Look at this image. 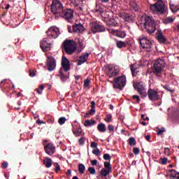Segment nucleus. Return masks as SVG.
<instances>
[{
  "label": "nucleus",
  "instance_id": "e433bc0d",
  "mask_svg": "<svg viewBox=\"0 0 179 179\" xmlns=\"http://www.w3.org/2000/svg\"><path fill=\"white\" fill-rule=\"evenodd\" d=\"M95 12L99 13V15H101L103 12H104V10H103V8H101L100 6H96L95 8Z\"/></svg>",
  "mask_w": 179,
  "mask_h": 179
},
{
  "label": "nucleus",
  "instance_id": "2f4dec72",
  "mask_svg": "<svg viewBox=\"0 0 179 179\" xmlns=\"http://www.w3.org/2000/svg\"><path fill=\"white\" fill-rule=\"evenodd\" d=\"M96 102L94 101H91V110H90V114H94L96 113Z\"/></svg>",
  "mask_w": 179,
  "mask_h": 179
},
{
  "label": "nucleus",
  "instance_id": "79ce46f5",
  "mask_svg": "<svg viewBox=\"0 0 179 179\" xmlns=\"http://www.w3.org/2000/svg\"><path fill=\"white\" fill-rule=\"evenodd\" d=\"M164 89H166V90H168L170 93H174V90H172L170 85H164Z\"/></svg>",
  "mask_w": 179,
  "mask_h": 179
},
{
  "label": "nucleus",
  "instance_id": "49530a36",
  "mask_svg": "<svg viewBox=\"0 0 179 179\" xmlns=\"http://www.w3.org/2000/svg\"><path fill=\"white\" fill-rule=\"evenodd\" d=\"M164 155H166V156H170V148H165L164 150Z\"/></svg>",
  "mask_w": 179,
  "mask_h": 179
},
{
  "label": "nucleus",
  "instance_id": "3c124183",
  "mask_svg": "<svg viewBox=\"0 0 179 179\" xmlns=\"http://www.w3.org/2000/svg\"><path fill=\"white\" fill-rule=\"evenodd\" d=\"M90 85V80L87 79L84 81V87H87Z\"/></svg>",
  "mask_w": 179,
  "mask_h": 179
},
{
  "label": "nucleus",
  "instance_id": "c85d7f7f",
  "mask_svg": "<svg viewBox=\"0 0 179 179\" xmlns=\"http://www.w3.org/2000/svg\"><path fill=\"white\" fill-rule=\"evenodd\" d=\"M157 38L159 43H166V38H164V36H163L162 31H158Z\"/></svg>",
  "mask_w": 179,
  "mask_h": 179
},
{
  "label": "nucleus",
  "instance_id": "09e8293b",
  "mask_svg": "<svg viewBox=\"0 0 179 179\" xmlns=\"http://www.w3.org/2000/svg\"><path fill=\"white\" fill-rule=\"evenodd\" d=\"M55 171L56 173H58V171L61 170V166H59V164H58V163L55 164Z\"/></svg>",
  "mask_w": 179,
  "mask_h": 179
},
{
  "label": "nucleus",
  "instance_id": "cd10ccee",
  "mask_svg": "<svg viewBox=\"0 0 179 179\" xmlns=\"http://www.w3.org/2000/svg\"><path fill=\"white\" fill-rule=\"evenodd\" d=\"M97 123V122H96V120H87L85 121L84 122V125L86 127H92L94 124H96Z\"/></svg>",
  "mask_w": 179,
  "mask_h": 179
},
{
  "label": "nucleus",
  "instance_id": "a878e982",
  "mask_svg": "<svg viewBox=\"0 0 179 179\" xmlns=\"http://www.w3.org/2000/svg\"><path fill=\"white\" fill-rule=\"evenodd\" d=\"M43 164L47 169H50V167L52 166V159H51L50 157H45L43 159Z\"/></svg>",
  "mask_w": 179,
  "mask_h": 179
},
{
  "label": "nucleus",
  "instance_id": "8fccbe9b",
  "mask_svg": "<svg viewBox=\"0 0 179 179\" xmlns=\"http://www.w3.org/2000/svg\"><path fill=\"white\" fill-rule=\"evenodd\" d=\"M171 10L172 12H178L179 7L178 6H171Z\"/></svg>",
  "mask_w": 179,
  "mask_h": 179
},
{
  "label": "nucleus",
  "instance_id": "7c9ffc66",
  "mask_svg": "<svg viewBox=\"0 0 179 179\" xmlns=\"http://www.w3.org/2000/svg\"><path fill=\"white\" fill-rule=\"evenodd\" d=\"M97 129L99 132H106V124L99 123L97 126Z\"/></svg>",
  "mask_w": 179,
  "mask_h": 179
},
{
  "label": "nucleus",
  "instance_id": "58836bf2",
  "mask_svg": "<svg viewBox=\"0 0 179 179\" xmlns=\"http://www.w3.org/2000/svg\"><path fill=\"white\" fill-rule=\"evenodd\" d=\"M159 160H160L159 162L160 164H162L163 166H166V164H167V158L161 157Z\"/></svg>",
  "mask_w": 179,
  "mask_h": 179
},
{
  "label": "nucleus",
  "instance_id": "9d476101",
  "mask_svg": "<svg viewBox=\"0 0 179 179\" xmlns=\"http://www.w3.org/2000/svg\"><path fill=\"white\" fill-rule=\"evenodd\" d=\"M91 30L94 34L95 33H103V31H106V27L98 22H93L91 23Z\"/></svg>",
  "mask_w": 179,
  "mask_h": 179
},
{
  "label": "nucleus",
  "instance_id": "e2e57ef3",
  "mask_svg": "<svg viewBox=\"0 0 179 179\" xmlns=\"http://www.w3.org/2000/svg\"><path fill=\"white\" fill-rule=\"evenodd\" d=\"M164 132V129H159L157 131V135H162Z\"/></svg>",
  "mask_w": 179,
  "mask_h": 179
},
{
  "label": "nucleus",
  "instance_id": "5fc2aeb1",
  "mask_svg": "<svg viewBox=\"0 0 179 179\" xmlns=\"http://www.w3.org/2000/svg\"><path fill=\"white\" fill-rule=\"evenodd\" d=\"M108 129L109 132H114V126H113L112 124H109L108 126Z\"/></svg>",
  "mask_w": 179,
  "mask_h": 179
},
{
  "label": "nucleus",
  "instance_id": "412c9836",
  "mask_svg": "<svg viewBox=\"0 0 179 179\" xmlns=\"http://www.w3.org/2000/svg\"><path fill=\"white\" fill-rule=\"evenodd\" d=\"M168 177L170 179H179V173L174 169H171L168 171Z\"/></svg>",
  "mask_w": 179,
  "mask_h": 179
},
{
  "label": "nucleus",
  "instance_id": "bb28decb",
  "mask_svg": "<svg viewBox=\"0 0 179 179\" xmlns=\"http://www.w3.org/2000/svg\"><path fill=\"white\" fill-rule=\"evenodd\" d=\"M127 45H128V43L122 41H117L116 42V47L120 49L125 48L127 47Z\"/></svg>",
  "mask_w": 179,
  "mask_h": 179
},
{
  "label": "nucleus",
  "instance_id": "c03bdc74",
  "mask_svg": "<svg viewBox=\"0 0 179 179\" xmlns=\"http://www.w3.org/2000/svg\"><path fill=\"white\" fill-rule=\"evenodd\" d=\"M131 6L134 10H135L136 12H138V10H139V7L138 6V4L133 3Z\"/></svg>",
  "mask_w": 179,
  "mask_h": 179
},
{
  "label": "nucleus",
  "instance_id": "864d4df0",
  "mask_svg": "<svg viewBox=\"0 0 179 179\" xmlns=\"http://www.w3.org/2000/svg\"><path fill=\"white\" fill-rule=\"evenodd\" d=\"M133 99H134V100H136V101H137L138 103H140V102H141V98H139V96H138V95H134V96H133Z\"/></svg>",
  "mask_w": 179,
  "mask_h": 179
},
{
  "label": "nucleus",
  "instance_id": "774afa93",
  "mask_svg": "<svg viewBox=\"0 0 179 179\" xmlns=\"http://www.w3.org/2000/svg\"><path fill=\"white\" fill-rule=\"evenodd\" d=\"M71 170L68 169L67 172H66V176H71Z\"/></svg>",
  "mask_w": 179,
  "mask_h": 179
},
{
  "label": "nucleus",
  "instance_id": "2eb2a0df",
  "mask_svg": "<svg viewBox=\"0 0 179 179\" xmlns=\"http://www.w3.org/2000/svg\"><path fill=\"white\" fill-rule=\"evenodd\" d=\"M148 99L151 100V101H157L159 99H160V96L157 93V91L152 89H149L148 92Z\"/></svg>",
  "mask_w": 179,
  "mask_h": 179
},
{
  "label": "nucleus",
  "instance_id": "37998d69",
  "mask_svg": "<svg viewBox=\"0 0 179 179\" xmlns=\"http://www.w3.org/2000/svg\"><path fill=\"white\" fill-rule=\"evenodd\" d=\"M92 153L96 156H100V150L99 148L94 149L92 150Z\"/></svg>",
  "mask_w": 179,
  "mask_h": 179
},
{
  "label": "nucleus",
  "instance_id": "9b49d317",
  "mask_svg": "<svg viewBox=\"0 0 179 179\" xmlns=\"http://www.w3.org/2000/svg\"><path fill=\"white\" fill-rule=\"evenodd\" d=\"M134 87L135 90H137V92H138L142 99H145V97L148 96V94L146 93V90H145V87L141 83H137L136 84H134Z\"/></svg>",
  "mask_w": 179,
  "mask_h": 179
},
{
  "label": "nucleus",
  "instance_id": "a211bd4d",
  "mask_svg": "<svg viewBox=\"0 0 179 179\" xmlns=\"http://www.w3.org/2000/svg\"><path fill=\"white\" fill-rule=\"evenodd\" d=\"M113 36L118 37L119 38H125L127 37V31L123 29L113 30Z\"/></svg>",
  "mask_w": 179,
  "mask_h": 179
},
{
  "label": "nucleus",
  "instance_id": "f3484780",
  "mask_svg": "<svg viewBox=\"0 0 179 179\" xmlns=\"http://www.w3.org/2000/svg\"><path fill=\"white\" fill-rule=\"evenodd\" d=\"M62 67L64 72H68V71H71V64L69 63V60L66 57L63 56L62 57Z\"/></svg>",
  "mask_w": 179,
  "mask_h": 179
},
{
  "label": "nucleus",
  "instance_id": "4c0bfd02",
  "mask_svg": "<svg viewBox=\"0 0 179 179\" xmlns=\"http://www.w3.org/2000/svg\"><path fill=\"white\" fill-rule=\"evenodd\" d=\"M66 121V118H65V117H62L58 120V122L59 124V125H64V124H65Z\"/></svg>",
  "mask_w": 179,
  "mask_h": 179
},
{
  "label": "nucleus",
  "instance_id": "f704fd0d",
  "mask_svg": "<svg viewBox=\"0 0 179 179\" xmlns=\"http://www.w3.org/2000/svg\"><path fill=\"white\" fill-rule=\"evenodd\" d=\"M174 22V19L171 17H168L165 19H164L163 22L164 24H169V23H173Z\"/></svg>",
  "mask_w": 179,
  "mask_h": 179
},
{
  "label": "nucleus",
  "instance_id": "a19ab883",
  "mask_svg": "<svg viewBox=\"0 0 179 179\" xmlns=\"http://www.w3.org/2000/svg\"><path fill=\"white\" fill-rule=\"evenodd\" d=\"M85 142H86V138L83 136L78 140L79 145H85Z\"/></svg>",
  "mask_w": 179,
  "mask_h": 179
},
{
  "label": "nucleus",
  "instance_id": "4be33fe9",
  "mask_svg": "<svg viewBox=\"0 0 179 179\" xmlns=\"http://www.w3.org/2000/svg\"><path fill=\"white\" fill-rule=\"evenodd\" d=\"M73 31L74 33H80L85 31V27L82 24H76L73 25Z\"/></svg>",
  "mask_w": 179,
  "mask_h": 179
},
{
  "label": "nucleus",
  "instance_id": "f257e3e1",
  "mask_svg": "<svg viewBox=\"0 0 179 179\" xmlns=\"http://www.w3.org/2000/svg\"><path fill=\"white\" fill-rule=\"evenodd\" d=\"M141 19L142 20H144V22H142V20H141V24H144V27L149 34H153L156 31V23L155 22V20H153L152 17L146 15L142 16Z\"/></svg>",
  "mask_w": 179,
  "mask_h": 179
},
{
  "label": "nucleus",
  "instance_id": "052dcab7",
  "mask_svg": "<svg viewBox=\"0 0 179 179\" xmlns=\"http://www.w3.org/2000/svg\"><path fill=\"white\" fill-rule=\"evenodd\" d=\"M74 6L76 7V8H78V9L80 10H83V8H82V6H80L79 4H78V3H75L74 4Z\"/></svg>",
  "mask_w": 179,
  "mask_h": 179
},
{
  "label": "nucleus",
  "instance_id": "423d86ee",
  "mask_svg": "<svg viewBox=\"0 0 179 179\" xmlns=\"http://www.w3.org/2000/svg\"><path fill=\"white\" fill-rule=\"evenodd\" d=\"M150 9L152 12H158V13H160L161 15L164 14L166 12V6L162 0H159L157 1V3L152 4Z\"/></svg>",
  "mask_w": 179,
  "mask_h": 179
},
{
  "label": "nucleus",
  "instance_id": "bf43d9fd",
  "mask_svg": "<svg viewBox=\"0 0 179 179\" xmlns=\"http://www.w3.org/2000/svg\"><path fill=\"white\" fill-rule=\"evenodd\" d=\"M141 118L144 121H149V117H146L145 115H141Z\"/></svg>",
  "mask_w": 179,
  "mask_h": 179
},
{
  "label": "nucleus",
  "instance_id": "c9c22d12",
  "mask_svg": "<svg viewBox=\"0 0 179 179\" xmlns=\"http://www.w3.org/2000/svg\"><path fill=\"white\" fill-rule=\"evenodd\" d=\"M129 145H130V146H135V145H136V140H135V138L131 137L129 138Z\"/></svg>",
  "mask_w": 179,
  "mask_h": 179
},
{
  "label": "nucleus",
  "instance_id": "20e7f679",
  "mask_svg": "<svg viewBox=\"0 0 179 179\" xmlns=\"http://www.w3.org/2000/svg\"><path fill=\"white\" fill-rule=\"evenodd\" d=\"M50 10L52 13L55 14V16H60L62 15V10H64V6L61 1L53 0L50 6Z\"/></svg>",
  "mask_w": 179,
  "mask_h": 179
},
{
  "label": "nucleus",
  "instance_id": "5701e85b",
  "mask_svg": "<svg viewBox=\"0 0 179 179\" xmlns=\"http://www.w3.org/2000/svg\"><path fill=\"white\" fill-rule=\"evenodd\" d=\"M87 58H89V53H83L80 57V59L78 61L77 65L80 66L82 64H85L87 61Z\"/></svg>",
  "mask_w": 179,
  "mask_h": 179
},
{
  "label": "nucleus",
  "instance_id": "13d9d810",
  "mask_svg": "<svg viewBox=\"0 0 179 179\" xmlns=\"http://www.w3.org/2000/svg\"><path fill=\"white\" fill-rule=\"evenodd\" d=\"M92 166H97V159H93L91 161Z\"/></svg>",
  "mask_w": 179,
  "mask_h": 179
},
{
  "label": "nucleus",
  "instance_id": "dca6fc26",
  "mask_svg": "<svg viewBox=\"0 0 179 179\" xmlns=\"http://www.w3.org/2000/svg\"><path fill=\"white\" fill-rule=\"evenodd\" d=\"M44 150L46 155L52 156V155L55 153V145H54L52 143H48L45 145Z\"/></svg>",
  "mask_w": 179,
  "mask_h": 179
},
{
  "label": "nucleus",
  "instance_id": "f8f14e48",
  "mask_svg": "<svg viewBox=\"0 0 179 179\" xmlns=\"http://www.w3.org/2000/svg\"><path fill=\"white\" fill-rule=\"evenodd\" d=\"M48 38H57L59 36V29L56 27H52L46 31Z\"/></svg>",
  "mask_w": 179,
  "mask_h": 179
},
{
  "label": "nucleus",
  "instance_id": "338daca9",
  "mask_svg": "<svg viewBox=\"0 0 179 179\" xmlns=\"http://www.w3.org/2000/svg\"><path fill=\"white\" fill-rule=\"evenodd\" d=\"M89 117H90V113L89 112L88 113H86L85 115H84V117L85 118H89Z\"/></svg>",
  "mask_w": 179,
  "mask_h": 179
},
{
  "label": "nucleus",
  "instance_id": "de8ad7c7",
  "mask_svg": "<svg viewBox=\"0 0 179 179\" xmlns=\"http://www.w3.org/2000/svg\"><path fill=\"white\" fill-rule=\"evenodd\" d=\"M111 118H113V115L108 114L106 115V119H105L106 122H111Z\"/></svg>",
  "mask_w": 179,
  "mask_h": 179
},
{
  "label": "nucleus",
  "instance_id": "72a5a7b5",
  "mask_svg": "<svg viewBox=\"0 0 179 179\" xmlns=\"http://www.w3.org/2000/svg\"><path fill=\"white\" fill-rule=\"evenodd\" d=\"M85 170H86V166H85L83 164H80L78 165V171L80 174H83Z\"/></svg>",
  "mask_w": 179,
  "mask_h": 179
},
{
  "label": "nucleus",
  "instance_id": "aec40b11",
  "mask_svg": "<svg viewBox=\"0 0 179 179\" xmlns=\"http://www.w3.org/2000/svg\"><path fill=\"white\" fill-rule=\"evenodd\" d=\"M41 48L45 52V51H50L51 50V44L48 43L47 41L43 40L41 41Z\"/></svg>",
  "mask_w": 179,
  "mask_h": 179
},
{
  "label": "nucleus",
  "instance_id": "b1692460",
  "mask_svg": "<svg viewBox=\"0 0 179 179\" xmlns=\"http://www.w3.org/2000/svg\"><path fill=\"white\" fill-rule=\"evenodd\" d=\"M130 70L132 76H136V75H138V73L139 72V66H138V64H131Z\"/></svg>",
  "mask_w": 179,
  "mask_h": 179
},
{
  "label": "nucleus",
  "instance_id": "7ed1b4c3",
  "mask_svg": "<svg viewBox=\"0 0 179 179\" xmlns=\"http://www.w3.org/2000/svg\"><path fill=\"white\" fill-rule=\"evenodd\" d=\"M165 67L166 62L164 60L158 59L155 62L152 67V73H155L156 76L160 77L162 76V72H163Z\"/></svg>",
  "mask_w": 179,
  "mask_h": 179
},
{
  "label": "nucleus",
  "instance_id": "6ab92c4d",
  "mask_svg": "<svg viewBox=\"0 0 179 179\" xmlns=\"http://www.w3.org/2000/svg\"><path fill=\"white\" fill-rule=\"evenodd\" d=\"M118 75H120V69H118V66H115L113 69H109L108 73V78H115V76H118Z\"/></svg>",
  "mask_w": 179,
  "mask_h": 179
},
{
  "label": "nucleus",
  "instance_id": "69168bd1",
  "mask_svg": "<svg viewBox=\"0 0 179 179\" xmlns=\"http://www.w3.org/2000/svg\"><path fill=\"white\" fill-rule=\"evenodd\" d=\"M67 29H68L69 33H72V27H71V25H69L67 27Z\"/></svg>",
  "mask_w": 179,
  "mask_h": 179
},
{
  "label": "nucleus",
  "instance_id": "4468645a",
  "mask_svg": "<svg viewBox=\"0 0 179 179\" xmlns=\"http://www.w3.org/2000/svg\"><path fill=\"white\" fill-rule=\"evenodd\" d=\"M46 66L49 72L54 71L57 66V61L55 60V58L51 56L48 57V59L46 61Z\"/></svg>",
  "mask_w": 179,
  "mask_h": 179
},
{
  "label": "nucleus",
  "instance_id": "ea45409f",
  "mask_svg": "<svg viewBox=\"0 0 179 179\" xmlns=\"http://www.w3.org/2000/svg\"><path fill=\"white\" fill-rule=\"evenodd\" d=\"M88 171L90 174H92V176H94V174H96V169L92 166L88 168Z\"/></svg>",
  "mask_w": 179,
  "mask_h": 179
},
{
  "label": "nucleus",
  "instance_id": "ddd939ff",
  "mask_svg": "<svg viewBox=\"0 0 179 179\" xmlns=\"http://www.w3.org/2000/svg\"><path fill=\"white\" fill-rule=\"evenodd\" d=\"M72 127V131L75 136H83L85 135V132L82 130V127H80V124L79 123L74 122Z\"/></svg>",
  "mask_w": 179,
  "mask_h": 179
},
{
  "label": "nucleus",
  "instance_id": "0eeeda50",
  "mask_svg": "<svg viewBox=\"0 0 179 179\" xmlns=\"http://www.w3.org/2000/svg\"><path fill=\"white\" fill-rule=\"evenodd\" d=\"M138 41L142 48L145 50L147 52H150V51L153 50V45L152 44V42L147 38H140Z\"/></svg>",
  "mask_w": 179,
  "mask_h": 179
},
{
  "label": "nucleus",
  "instance_id": "f03ea898",
  "mask_svg": "<svg viewBox=\"0 0 179 179\" xmlns=\"http://www.w3.org/2000/svg\"><path fill=\"white\" fill-rule=\"evenodd\" d=\"M62 48L68 55H72L76 51V42L73 40H65L62 44Z\"/></svg>",
  "mask_w": 179,
  "mask_h": 179
},
{
  "label": "nucleus",
  "instance_id": "6e6552de",
  "mask_svg": "<svg viewBox=\"0 0 179 179\" xmlns=\"http://www.w3.org/2000/svg\"><path fill=\"white\" fill-rule=\"evenodd\" d=\"M59 16L64 17V19L66 20L67 22L71 23V22H72V19L73 18V10L71 8L63 9L62 14H60Z\"/></svg>",
  "mask_w": 179,
  "mask_h": 179
},
{
  "label": "nucleus",
  "instance_id": "4d7b16f0",
  "mask_svg": "<svg viewBox=\"0 0 179 179\" xmlns=\"http://www.w3.org/2000/svg\"><path fill=\"white\" fill-rule=\"evenodd\" d=\"M91 148L93 149H96L97 148V143L94 142H91Z\"/></svg>",
  "mask_w": 179,
  "mask_h": 179
},
{
  "label": "nucleus",
  "instance_id": "a18cd8bd",
  "mask_svg": "<svg viewBox=\"0 0 179 179\" xmlns=\"http://www.w3.org/2000/svg\"><path fill=\"white\" fill-rule=\"evenodd\" d=\"M103 157L104 160H111V156L110 155V154H104Z\"/></svg>",
  "mask_w": 179,
  "mask_h": 179
},
{
  "label": "nucleus",
  "instance_id": "6e6d98bb",
  "mask_svg": "<svg viewBox=\"0 0 179 179\" xmlns=\"http://www.w3.org/2000/svg\"><path fill=\"white\" fill-rule=\"evenodd\" d=\"M1 169H8V162H3L1 164Z\"/></svg>",
  "mask_w": 179,
  "mask_h": 179
},
{
  "label": "nucleus",
  "instance_id": "c756f323",
  "mask_svg": "<svg viewBox=\"0 0 179 179\" xmlns=\"http://www.w3.org/2000/svg\"><path fill=\"white\" fill-rule=\"evenodd\" d=\"M123 19H124V20L126 22H133L134 21V16L128 14V13H124L123 15Z\"/></svg>",
  "mask_w": 179,
  "mask_h": 179
},
{
  "label": "nucleus",
  "instance_id": "0e129e2a",
  "mask_svg": "<svg viewBox=\"0 0 179 179\" xmlns=\"http://www.w3.org/2000/svg\"><path fill=\"white\" fill-rule=\"evenodd\" d=\"M36 76V73H34V71H29V76H31V78L34 77Z\"/></svg>",
  "mask_w": 179,
  "mask_h": 179
},
{
  "label": "nucleus",
  "instance_id": "473e14b6",
  "mask_svg": "<svg viewBox=\"0 0 179 179\" xmlns=\"http://www.w3.org/2000/svg\"><path fill=\"white\" fill-rule=\"evenodd\" d=\"M60 78L62 80V82H65V80H66V79H68V78H69V76L66 74H65V73L62 72V70H60Z\"/></svg>",
  "mask_w": 179,
  "mask_h": 179
},
{
  "label": "nucleus",
  "instance_id": "39448f33",
  "mask_svg": "<svg viewBox=\"0 0 179 179\" xmlns=\"http://www.w3.org/2000/svg\"><path fill=\"white\" fill-rule=\"evenodd\" d=\"M127 85V77L125 76H121L114 78L113 89H119L122 90Z\"/></svg>",
  "mask_w": 179,
  "mask_h": 179
},
{
  "label": "nucleus",
  "instance_id": "603ef678",
  "mask_svg": "<svg viewBox=\"0 0 179 179\" xmlns=\"http://www.w3.org/2000/svg\"><path fill=\"white\" fill-rule=\"evenodd\" d=\"M141 150H139V149L138 148H133V153H134L135 155H139Z\"/></svg>",
  "mask_w": 179,
  "mask_h": 179
},
{
  "label": "nucleus",
  "instance_id": "393cba45",
  "mask_svg": "<svg viewBox=\"0 0 179 179\" xmlns=\"http://www.w3.org/2000/svg\"><path fill=\"white\" fill-rule=\"evenodd\" d=\"M106 24L109 27H117L118 26V22L114 18H110L108 21H106Z\"/></svg>",
  "mask_w": 179,
  "mask_h": 179
},
{
  "label": "nucleus",
  "instance_id": "680f3d73",
  "mask_svg": "<svg viewBox=\"0 0 179 179\" xmlns=\"http://www.w3.org/2000/svg\"><path fill=\"white\" fill-rule=\"evenodd\" d=\"M36 124H38V125H41V124H45V122H44V121H41L39 119L36 121Z\"/></svg>",
  "mask_w": 179,
  "mask_h": 179
},
{
  "label": "nucleus",
  "instance_id": "1a4fd4ad",
  "mask_svg": "<svg viewBox=\"0 0 179 179\" xmlns=\"http://www.w3.org/2000/svg\"><path fill=\"white\" fill-rule=\"evenodd\" d=\"M103 166L105 168L101 170V176H102V177H107L110 173H113V166H111V164L108 162H105Z\"/></svg>",
  "mask_w": 179,
  "mask_h": 179
}]
</instances>
